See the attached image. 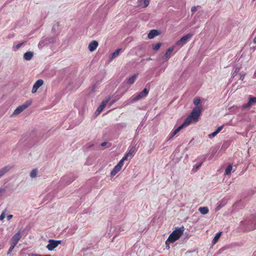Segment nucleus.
<instances>
[{
  "mask_svg": "<svg viewBox=\"0 0 256 256\" xmlns=\"http://www.w3.org/2000/svg\"><path fill=\"white\" fill-rule=\"evenodd\" d=\"M201 114V108L200 107L194 108L190 114L184 120L183 124L176 128L171 134L170 138L174 136L182 129L189 126L191 123H196L199 120Z\"/></svg>",
  "mask_w": 256,
  "mask_h": 256,
  "instance_id": "1",
  "label": "nucleus"
},
{
  "mask_svg": "<svg viewBox=\"0 0 256 256\" xmlns=\"http://www.w3.org/2000/svg\"><path fill=\"white\" fill-rule=\"evenodd\" d=\"M184 231V228L183 226L179 228H176L169 236L166 242V244H168V242H174L178 240Z\"/></svg>",
  "mask_w": 256,
  "mask_h": 256,
  "instance_id": "2",
  "label": "nucleus"
},
{
  "mask_svg": "<svg viewBox=\"0 0 256 256\" xmlns=\"http://www.w3.org/2000/svg\"><path fill=\"white\" fill-rule=\"evenodd\" d=\"M32 104L31 100H28L24 104L22 105L18 106L14 111L12 116H16L22 112L24 110L28 108L30 104Z\"/></svg>",
  "mask_w": 256,
  "mask_h": 256,
  "instance_id": "3",
  "label": "nucleus"
},
{
  "mask_svg": "<svg viewBox=\"0 0 256 256\" xmlns=\"http://www.w3.org/2000/svg\"><path fill=\"white\" fill-rule=\"evenodd\" d=\"M192 34L188 33V34H186V36H182L178 41L176 42V44L180 47H182L188 42V40L190 38H191L192 37Z\"/></svg>",
  "mask_w": 256,
  "mask_h": 256,
  "instance_id": "4",
  "label": "nucleus"
},
{
  "mask_svg": "<svg viewBox=\"0 0 256 256\" xmlns=\"http://www.w3.org/2000/svg\"><path fill=\"white\" fill-rule=\"evenodd\" d=\"M60 244V240H49L48 244L46 246V247L49 250H52L54 248H56L58 244Z\"/></svg>",
  "mask_w": 256,
  "mask_h": 256,
  "instance_id": "5",
  "label": "nucleus"
},
{
  "mask_svg": "<svg viewBox=\"0 0 256 256\" xmlns=\"http://www.w3.org/2000/svg\"><path fill=\"white\" fill-rule=\"evenodd\" d=\"M22 234L20 230L16 234L10 239V243L16 245L19 240L22 238Z\"/></svg>",
  "mask_w": 256,
  "mask_h": 256,
  "instance_id": "6",
  "label": "nucleus"
},
{
  "mask_svg": "<svg viewBox=\"0 0 256 256\" xmlns=\"http://www.w3.org/2000/svg\"><path fill=\"white\" fill-rule=\"evenodd\" d=\"M148 94V90L147 88H145L142 92H140L136 96L133 98L132 100L134 102L137 101L144 97L146 96Z\"/></svg>",
  "mask_w": 256,
  "mask_h": 256,
  "instance_id": "7",
  "label": "nucleus"
},
{
  "mask_svg": "<svg viewBox=\"0 0 256 256\" xmlns=\"http://www.w3.org/2000/svg\"><path fill=\"white\" fill-rule=\"evenodd\" d=\"M110 99V96L108 98H107L106 100H103L102 102L100 105L98 106V108L96 110V114H99L102 112V110H104V108H105V106H106V105L107 104L108 102H109Z\"/></svg>",
  "mask_w": 256,
  "mask_h": 256,
  "instance_id": "8",
  "label": "nucleus"
},
{
  "mask_svg": "<svg viewBox=\"0 0 256 256\" xmlns=\"http://www.w3.org/2000/svg\"><path fill=\"white\" fill-rule=\"evenodd\" d=\"M256 104V97L250 96L248 102L242 106V108H247Z\"/></svg>",
  "mask_w": 256,
  "mask_h": 256,
  "instance_id": "9",
  "label": "nucleus"
},
{
  "mask_svg": "<svg viewBox=\"0 0 256 256\" xmlns=\"http://www.w3.org/2000/svg\"><path fill=\"white\" fill-rule=\"evenodd\" d=\"M44 84V81L42 80H38L34 84L32 92V94L36 93L38 89L41 86Z\"/></svg>",
  "mask_w": 256,
  "mask_h": 256,
  "instance_id": "10",
  "label": "nucleus"
},
{
  "mask_svg": "<svg viewBox=\"0 0 256 256\" xmlns=\"http://www.w3.org/2000/svg\"><path fill=\"white\" fill-rule=\"evenodd\" d=\"M98 42L96 40H92L88 44V48L90 51L94 52L98 46Z\"/></svg>",
  "mask_w": 256,
  "mask_h": 256,
  "instance_id": "11",
  "label": "nucleus"
},
{
  "mask_svg": "<svg viewBox=\"0 0 256 256\" xmlns=\"http://www.w3.org/2000/svg\"><path fill=\"white\" fill-rule=\"evenodd\" d=\"M12 168V166L8 165L5 166L0 170V178L2 177L5 174L9 172Z\"/></svg>",
  "mask_w": 256,
  "mask_h": 256,
  "instance_id": "12",
  "label": "nucleus"
},
{
  "mask_svg": "<svg viewBox=\"0 0 256 256\" xmlns=\"http://www.w3.org/2000/svg\"><path fill=\"white\" fill-rule=\"evenodd\" d=\"M159 34L158 32L156 30H152L148 34V37L149 39L153 38L155 36Z\"/></svg>",
  "mask_w": 256,
  "mask_h": 256,
  "instance_id": "13",
  "label": "nucleus"
},
{
  "mask_svg": "<svg viewBox=\"0 0 256 256\" xmlns=\"http://www.w3.org/2000/svg\"><path fill=\"white\" fill-rule=\"evenodd\" d=\"M174 50V48H168L167 50L166 54L163 56V58L164 59H166V60H168V58H170L171 54L173 52Z\"/></svg>",
  "mask_w": 256,
  "mask_h": 256,
  "instance_id": "14",
  "label": "nucleus"
},
{
  "mask_svg": "<svg viewBox=\"0 0 256 256\" xmlns=\"http://www.w3.org/2000/svg\"><path fill=\"white\" fill-rule=\"evenodd\" d=\"M34 56V54L31 52H26L24 55V58L26 60H30Z\"/></svg>",
  "mask_w": 256,
  "mask_h": 256,
  "instance_id": "15",
  "label": "nucleus"
},
{
  "mask_svg": "<svg viewBox=\"0 0 256 256\" xmlns=\"http://www.w3.org/2000/svg\"><path fill=\"white\" fill-rule=\"evenodd\" d=\"M138 6H143V8H146L149 4H150V0H138Z\"/></svg>",
  "mask_w": 256,
  "mask_h": 256,
  "instance_id": "16",
  "label": "nucleus"
},
{
  "mask_svg": "<svg viewBox=\"0 0 256 256\" xmlns=\"http://www.w3.org/2000/svg\"><path fill=\"white\" fill-rule=\"evenodd\" d=\"M222 126L218 127L215 132L208 135L209 138H212L214 137L222 130Z\"/></svg>",
  "mask_w": 256,
  "mask_h": 256,
  "instance_id": "17",
  "label": "nucleus"
},
{
  "mask_svg": "<svg viewBox=\"0 0 256 256\" xmlns=\"http://www.w3.org/2000/svg\"><path fill=\"white\" fill-rule=\"evenodd\" d=\"M137 76H138V74H134L130 78H128V82H127L128 84H133L134 83V82H135Z\"/></svg>",
  "mask_w": 256,
  "mask_h": 256,
  "instance_id": "18",
  "label": "nucleus"
},
{
  "mask_svg": "<svg viewBox=\"0 0 256 256\" xmlns=\"http://www.w3.org/2000/svg\"><path fill=\"white\" fill-rule=\"evenodd\" d=\"M136 148L134 147H132L130 150L124 156V159H127L129 156H132V154L134 152Z\"/></svg>",
  "mask_w": 256,
  "mask_h": 256,
  "instance_id": "19",
  "label": "nucleus"
},
{
  "mask_svg": "<svg viewBox=\"0 0 256 256\" xmlns=\"http://www.w3.org/2000/svg\"><path fill=\"white\" fill-rule=\"evenodd\" d=\"M198 210L202 214H206L208 212V209L207 207H200Z\"/></svg>",
  "mask_w": 256,
  "mask_h": 256,
  "instance_id": "20",
  "label": "nucleus"
},
{
  "mask_svg": "<svg viewBox=\"0 0 256 256\" xmlns=\"http://www.w3.org/2000/svg\"><path fill=\"white\" fill-rule=\"evenodd\" d=\"M122 50V48L117 49L112 54L110 60H112L117 56H118L120 54V52Z\"/></svg>",
  "mask_w": 256,
  "mask_h": 256,
  "instance_id": "21",
  "label": "nucleus"
},
{
  "mask_svg": "<svg viewBox=\"0 0 256 256\" xmlns=\"http://www.w3.org/2000/svg\"><path fill=\"white\" fill-rule=\"evenodd\" d=\"M120 169L118 166H116L114 168H113L112 170L110 172V176H114L120 170Z\"/></svg>",
  "mask_w": 256,
  "mask_h": 256,
  "instance_id": "22",
  "label": "nucleus"
},
{
  "mask_svg": "<svg viewBox=\"0 0 256 256\" xmlns=\"http://www.w3.org/2000/svg\"><path fill=\"white\" fill-rule=\"evenodd\" d=\"M38 174V170L35 168L30 173V176L31 178H35Z\"/></svg>",
  "mask_w": 256,
  "mask_h": 256,
  "instance_id": "23",
  "label": "nucleus"
},
{
  "mask_svg": "<svg viewBox=\"0 0 256 256\" xmlns=\"http://www.w3.org/2000/svg\"><path fill=\"white\" fill-rule=\"evenodd\" d=\"M221 234H222V232H218V233H217L216 234V235L215 236L214 238L212 240V242H213L214 244H216L218 242V240L220 238Z\"/></svg>",
  "mask_w": 256,
  "mask_h": 256,
  "instance_id": "24",
  "label": "nucleus"
},
{
  "mask_svg": "<svg viewBox=\"0 0 256 256\" xmlns=\"http://www.w3.org/2000/svg\"><path fill=\"white\" fill-rule=\"evenodd\" d=\"M232 168V166L231 164L228 165L226 170L225 174L227 175L229 174L230 173Z\"/></svg>",
  "mask_w": 256,
  "mask_h": 256,
  "instance_id": "25",
  "label": "nucleus"
},
{
  "mask_svg": "<svg viewBox=\"0 0 256 256\" xmlns=\"http://www.w3.org/2000/svg\"><path fill=\"white\" fill-rule=\"evenodd\" d=\"M193 102H194V104L195 106H196V107H198V104H200V98H196L194 99ZM198 107H200L202 109V107L201 106H198ZM195 108H196V106Z\"/></svg>",
  "mask_w": 256,
  "mask_h": 256,
  "instance_id": "26",
  "label": "nucleus"
},
{
  "mask_svg": "<svg viewBox=\"0 0 256 256\" xmlns=\"http://www.w3.org/2000/svg\"><path fill=\"white\" fill-rule=\"evenodd\" d=\"M126 159H124V157L122 158L120 161V162L118 163V164L116 165L120 169H121L122 166L124 164V162L126 160Z\"/></svg>",
  "mask_w": 256,
  "mask_h": 256,
  "instance_id": "27",
  "label": "nucleus"
},
{
  "mask_svg": "<svg viewBox=\"0 0 256 256\" xmlns=\"http://www.w3.org/2000/svg\"><path fill=\"white\" fill-rule=\"evenodd\" d=\"M160 46H161L160 43L156 44L153 45L152 49L154 50H157L160 48Z\"/></svg>",
  "mask_w": 256,
  "mask_h": 256,
  "instance_id": "28",
  "label": "nucleus"
},
{
  "mask_svg": "<svg viewBox=\"0 0 256 256\" xmlns=\"http://www.w3.org/2000/svg\"><path fill=\"white\" fill-rule=\"evenodd\" d=\"M10 246L8 252V253H7L8 254H9L14 249V247L16 246V244H12V243H10Z\"/></svg>",
  "mask_w": 256,
  "mask_h": 256,
  "instance_id": "29",
  "label": "nucleus"
},
{
  "mask_svg": "<svg viewBox=\"0 0 256 256\" xmlns=\"http://www.w3.org/2000/svg\"><path fill=\"white\" fill-rule=\"evenodd\" d=\"M240 68H236L234 72L232 74V76L234 77L238 73L240 72Z\"/></svg>",
  "mask_w": 256,
  "mask_h": 256,
  "instance_id": "30",
  "label": "nucleus"
},
{
  "mask_svg": "<svg viewBox=\"0 0 256 256\" xmlns=\"http://www.w3.org/2000/svg\"><path fill=\"white\" fill-rule=\"evenodd\" d=\"M6 192V190L4 188H0V196H2Z\"/></svg>",
  "mask_w": 256,
  "mask_h": 256,
  "instance_id": "31",
  "label": "nucleus"
},
{
  "mask_svg": "<svg viewBox=\"0 0 256 256\" xmlns=\"http://www.w3.org/2000/svg\"><path fill=\"white\" fill-rule=\"evenodd\" d=\"M24 42H21V43H19L16 46V50H18L19 48H20V47L22 46V44L24 43Z\"/></svg>",
  "mask_w": 256,
  "mask_h": 256,
  "instance_id": "32",
  "label": "nucleus"
},
{
  "mask_svg": "<svg viewBox=\"0 0 256 256\" xmlns=\"http://www.w3.org/2000/svg\"><path fill=\"white\" fill-rule=\"evenodd\" d=\"M196 10H197V7L196 6H192V8H191V11L192 12H196Z\"/></svg>",
  "mask_w": 256,
  "mask_h": 256,
  "instance_id": "33",
  "label": "nucleus"
},
{
  "mask_svg": "<svg viewBox=\"0 0 256 256\" xmlns=\"http://www.w3.org/2000/svg\"><path fill=\"white\" fill-rule=\"evenodd\" d=\"M5 218V214L4 212H2L0 216V220H2Z\"/></svg>",
  "mask_w": 256,
  "mask_h": 256,
  "instance_id": "34",
  "label": "nucleus"
},
{
  "mask_svg": "<svg viewBox=\"0 0 256 256\" xmlns=\"http://www.w3.org/2000/svg\"><path fill=\"white\" fill-rule=\"evenodd\" d=\"M240 74V80H242L244 78L245 74Z\"/></svg>",
  "mask_w": 256,
  "mask_h": 256,
  "instance_id": "35",
  "label": "nucleus"
},
{
  "mask_svg": "<svg viewBox=\"0 0 256 256\" xmlns=\"http://www.w3.org/2000/svg\"><path fill=\"white\" fill-rule=\"evenodd\" d=\"M29 256H42V255L39 254H30Z\"/></svg>",
  "mask_w": 256,
  "mask_h": 256,
  "instance_id": "36",
  "label": "nucleus"
},
{
  "mask_svg": "<svg viewBox=\"0 0 256 256\" xmlns=\"http://www.w3.org/2000/svg\"><path fill=\"white\" fill-rule=\"evenodd\" d=\"M12 216H13L12 215L10 214V215L8 216L7 219L9 220L12 218Z\"/></svg>",
  "mask_w": 256,
  "mask_h": 256,
  "instance_id": "37",
  "label": "nucleus"
},
{
  "mask_svg": "<svg viewBox=\"0 0 256 256\" xmlns=\"http://www.w3.org/2000/svg\"><path fill=\"white\" fill-rule=\"evenodd\" d=\"M201 166H202V163H200V164H198V165L196 166V169H198Z\"/></svg>",
  "mask_w": 256,
  "mask_h": 256,
  "instance_id": "38",
  "label": "nucleus"
},
{
  "mask_svg": "<svg viewBox=\"0 0 256 256\" xmlns=\"http://www.w3.org/2000/svg\"><path fill=\"white\" fill-rule=\"evenodd\" d=\"M107 144V142H103L101 144V146H106Z\"/></svg>",
  "mask_w": 256,
  "mask_h": 256,
  "instance_id": "39",
  "label": "nucleus"
},
{
  "mask_svg": "<svg viewBox=\"0 0 256 256\" xmlns=\"http://www.w3.org/2000/svg\"><path fill=\"white\" fill-rule=\"evenodd\" d=\"M254 42L256 44V36L254 38Z\"/></svg>",
  "mask_w": 256,
  "mask_h": 256,
  "instance_id": "40",
  "label": "nucleus"
},
{
  "mask_svg": "<svg viewBox=\"0 0 256 256\" xmlns=\"http://www.w3.org/2000/svg\"><path fill=\"white\" fill-rule=\"evenodd\" d=\"M42 256H51L50 254L42 255Z\"/></svg>",
  "mask_w": 256,
  "mask_h": 256,
  "instance_id": "41",
  "label": "nucleus"
},
{
  "mask_svg": "<svg viewBox=\"0 0 256 256\" xmlns=\"http://www.w3.org/2000/svg\"><path fill=\"white\" fill-rule=\"evenodd\" d=\"M152 60V58H148L146 59V60Z\"/></svg>",
  "mask_w": 256,
  "mask_h": 256,
  "instance_id": "42",
  "label": "nucleus"
},
{
  "mask_svg": "<svg viewBox=\"0 0 256 256\" xmlns=\"http://www.w3.org/2000/svg\"><path fill=\"white\" fill-rule=\"evenodd\" d=\"M114 102V101L112 102L110 104H112Z\"/></svg>",
  "mask_w": 256,
  "mask_h": 256,
  "instance_id": "43",
  "label": "nucleus"
},
{
  "mask_svg": "<svg viewBox=\"0 0 256 256\" xmlns=\"http://www.w3.org/2000/svg\"><path fill=\"white\" fill-rule=\"evenodd\" d=\"M219 206H218V207H217V209L220 208V207H219Z\"/></svg>",
  "mask_w": 256,
  "mask_h": 256,
  "instance_id": "44",
  "label": "nucleus"
},
{
  "mask_svg": "<svg viewBox=\"0 0 256 256\" xmlns=\"http://www.w3.org/2000/svg\"><path fill=\"white\" fill-rule=\"evenodd\" d=\"M256 228V226H254V229H255Z\"/></svg>",
  "mask_w": 256,
  "mask_h": 256,
  "instance_id": "45",
  "label": "nucleus"
},
{
  "mask_svg": "<svg viewBox=\"0 0 256 256\" xmlns=\"http://www.w3.org/2000/svg\"><path fill=\"white\" fill-rule=\"evenodd\" d=\"M255 74V75H256V72H255V74Z\"/></svg>",
  "mask_w": 256,
  "mask_h": 256,
  "instance_id": "46",
  "label": "nucleus"
}]
</instances>
